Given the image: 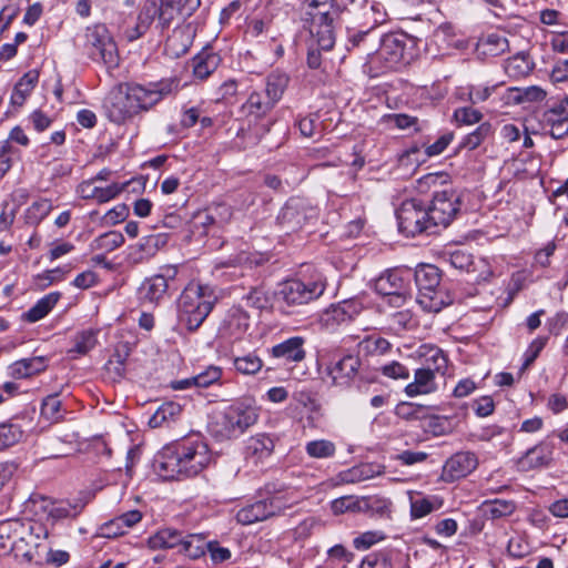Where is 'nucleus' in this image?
Instances as JSON below:
<instances>
[{
  "instance_id": "1",
  "label": "nucleus",
  "mask_w": 568,
  "mask_h": 568,
  "mask_svg": "<svg viewBox=\"0 0 568 568\" xmlns=\"http://www.w3.org/2000/svg\"><path fill=\"white\" fill-rule=\"evenodd\" d=\"M179 90V80L162 79L148 84L121 83L109 93L104 108L110 121L121 124L140 112L148 111Z\"/></svg>"
},
{
  "instance_id": "2",
  "label": "nucleus",
  "mask_w": 568,
  "mask_h": 568,
  "mask_svg": "<svg viewBox=\"0 0 568 568\" xmlns=\"http://www.w3.org/2000/svg\"><path fill=\"white\" fill-rule=\"evenodd\" d=\"M212 460L207 444L187 437L162 448L154 459V469L164 479H180L200 474Z\"/></svg>"
},
{
  "instance_id": "3",
  "label": "nucleus",
  "mask_w": 568,
  "mask_h": 568,
  "mask_svg": "<svg viewBox=\"0 0 568 568\" xmlns=\"http://www.w3.org/2000/svg\"><path fill=\"white\" fill-rule=\"evenodd\" d=\"M216 295L212 287L190 283L178 298V318L187 331L195 332L212 312Z\"/></svg>"
},
{
  "instance_id": "4",
  "label": "nucleus",
  "mask_w": 568,
  "mask_h": 568,
  "mask_svg": "<svg viewBox=\"0 0 568 568\" xmlns=\"http://www.w3.org/2000/svg\"><path fill=\"white\" fill-rule=\"evenodd\" d=\"M413 40L405 33H390L381 39L379 48L368 52V65L376 67V73L393 70L408 63L412 58Z\"/></svg>"
},
{
  "instance_id": "5",
  "label": "nucleus",
  "mask_w": 568,
  "mask_h": 568,
  "mask_svg": "<svg viewBox=\"0 0 568 568\" xmlns=\"http://www.w3.org/2000/svg\"><path fill=\"white\" fill-rule=\"evenodd\" d=\"M418 288L417 302L423 310L437 313L452 303V298L440 288V272L432 264L419 265L415 271Z\"/></svg>"
},
{
  "instance_id": "6",
  "label": "nucleus",
  "mask_w": 568,
  "mask_h": 568,
  "mask_svg": "<svg viewBox=\"0 0 568 568\" xmlns=\"http://www.w3.org/2000/svg\"><path fill=\"white\" fill-rule=\"evenodd\" d=\"M85 49L93 61L103 63L108 69L118 67V47L104 24H97L87 29Z\"/></svg>"
},
{
  "instance_id": "7",
  "label": "nucleus",
  "mask_w": 568,
  "mask_h": 568,
  "mask_svg": "<svg viewBox=\"0 0 568 568\" xmlns=\"http://www.w3.org/2000/svg\"><path fill=\"white\" fill-rule=\"evenodd\" d=\"M396 217L399 232L406 236L434 232L428 209L417 199L405 200L397 209Z\"/></svg>"
},
{
  "instance_id": "8",
  "label": "nucleus",
  "mask_w": 568,
  "mask_h": 568,
  "mask_svg": "<svg viewBox=\"0 0 568 568\" xmlns=\"http://www.w3.org/2000/svg\"><path fill=\"white\" fill-rule=\"evenodd\" d=\"M47 538L48 530L41 524L21 521L13 550L16 557H22L29 562L41 559V552L47 548Z\"/></svg>"
},
{
  "instance_id": "9",
  "label": "nucleus",
  "mask_w": 568,
  "mask_h": 568,
  "mask_svg": "<svg viewBox=\"0 0 568 568\" xmlns=\"http://www.w3.org/2000/svg\"><path fill=\"white\" fill-rule=\"evenodd\" d=\"M325 287L326 283L320 275L307 281L290 280L282 284L278 296L286 305L298 306L318 298Z\"/></svg>"
},
{
  "instance_id": "10",
  "label": "nucleus",
  "mask_w": 568,
  "mask_h": 568,
  "mask_svg": "<svg viewBox=\"0 0 568 568\" xmlns=\"http://www.w3.org/2000/svg\"><path fill=\"white\" fill-rule=\"evenodd\" d=\"M257 416L253 406L236 402L223 410L219 422L222 427L220 432L226 438L239 436L256 423Z\"/></svg>"
},
{
  "instance_id": "11",
  "label": "nucleus",
  "mask_w": 568,
  "mask_h": 568,
  "mask_svg": "<svg viewBox=\"0 0 568 568\" xmlns=\"http://www.w3.org/2000/svg\"><path fill=\"white\" fill-rule=\"evenodd\" d=\"M427 209L434 227H446L460 211V195L450 186L436 190Z\"/></svg>"
},
{
  "instance_id": "12",
  "label": "nucleus",
  "mask_w": 568,
  "mask_h": 568,
  "mask_svg": "<svg viewBox=\"0 0 568 568\" xmlns=\"http://www.w3.org/2000/svg\"><path fill=\"white\" fill-rule=\"evenodd\" d=\"M290 506L291 504L287 503L284 495L276 494L241 508L236 513V520L241 525H252L280 515Z\"/></svg>"
},
{
  "instance_id": "13",
  "label": "nucleus",
  "mask_w": 568,
  "mask_h": 568,
  "mask_svg": "<svg viewBox=\"0 0 568 568\" xmlns=\"http://www.w3.org/2000/svg\"><path fill=\"white\" fill-rule=\"evenodd\" d=\"M317 217L315 207L300 197L290 199L277 215L278 225L286 232H296Z\"/></svg>"
},
{
  "instance_id": "14",
  "label": "nucleus",
  "mask_w": 568,
  "mask_h": 568,
  "mask_svg": "<svg viewBox=\"0 0 568 568\" xmlns=\"http://www.w3.org/2000/svg\"><path fill=\"white\" fill-rule=\"evenodd\" d=\"M178 274L176 266H165L160 274L146 277L138 288L139 300L143 304L159 305L169 296L170 281Z\"/></svg>"
},
{
  "instance_id": "15",
  "label": "nucleus",
  "mask_w": 568,
  "mask_h": 568,
  "mask_svg": "<svg viewBox=\"0 0 568 568\" xmlns=\"http://www.w3.org/2000/svg\"><path fill=\"white\" fill-rule=\"evenodd\" d=\"M251 326V316L242 304L229 307L219 325V335L229 341L242 339Z\"/></svg>"
},
{
  "instance_id": "16",
  "label": "nucleus",
  "mask_w": 568,
  "mask_h": 568,
  "mask_svg": "<svg viewBox=\"0 0 568 568\" xmlns=\"http://www.w3.org/2000/svg\"><path fill=\"white\" fill-rule=\"evenodd\" d=\"M542 128L554 139H561L568 134V98L554 103L547 109L541 119Z\"/></svg>"
},
{
  "instance_id": "17",
  "label": "nucleus",
  "mask_w": 568,
  "mask_h": 568,
  "mask_svg": "<svg viewBox=\"0 0 568 568\" xmlns=\"http://www.w3.org/2000/svg\"><path fill=\"white\" fill-rule=\"evenodd\" d=\"M361 366V359L356 355H344L332 362L327 368V375L332 384L339 387H347L354 381Z\"/></svg>"
},
{
  "instance_id": "18",
  "label": "nucleus",
  "mask_w": 568,
  "mask_h": 568,
  "mask_svg": "<svg viewBox=\"0 0 568 568\" xmlns=\"http://www.w3.org/2000/svg\"><path fill=\"white\" fill-rule=\"evenodd\" d=\"M555 446L551 442L542 440L536 446L527 449L516 460L517 468L528 471L536 468L548 467L552 460Z\"/></svg>"
},
{
  "instance_id": "19",
  "label": "nucleus",
  "mask_w": 568,
  "mask_h": 568,
  "mask_svg": "<svg viewBox=\"0 0 568 568\" xmlns=\"http://www.w3.org/2000/svg\"><path fill=\"white\" fill-rule=\"evenodd\" d=\"M165 244V234H151L144 236L139 243L129 246L126 260L130 264H141L153 257Z\"/></svg>"
},
{
  "instance_id": "20",
  "label": "nucleus",
  "mask_w": 568,
  "mask_h": 568,
  "mask_svg": "<svg viewBox=\"0 0 568 568\" xmlns=\"http://www.w3.org/2000/svg\"><path fill=\"white\" fill-rule=\"evenodd\" d=\"M477 457L470 452H459L448 458L444 465V476L447 480L464 478L476 469Z\"/></svg>"
},
{
  "instance_id": "21",
  "label": "nucleus",
  "mask_w": 568,
  "mask_h": 568,
  "mask_svg": "<svg viewBox=\"0 0 568 568\" xmlns=\"http://www.w3.org/2000/svg\"><path fill=\"white\" fill-rule=\"evenodd\" d=\"M304 20L312 27L328 28L333 22V0H306Z\"/></svg>"
},
{
  "instance_id": "22",
  "label": "nucleus",
  "mask_w": 568,
  "mask_h": 568,
  "mask_svg": "<svg viewBox=\"0 0 568 568\" xmlns=\"http://www.w3.org/2000/svg\"><path fill=\"white\" fill-rule=\"evenodd\" d=\"M304 343L305 341L301 336L290 337L274 345L270 352L274 358L282 359L284 364L300 363L306 356Z\"/></svg>"
},
{
  "instance_id": "23",
  "label": "nucleus",
  "mask_w": 568,
  "mask_h": 568,
  "mask_svg": "<svg viewBox=\"0 0 568 568\" xmlns=\"http://www.w3.org/2000/svg\"><path fill=\"white\" fill-rule=\"evenodd\" d=\"M405 275L408 276L409 272L398 268L385 272L375 282L376 292L383 296H388L394 295V293L408 290V283Z\"/></svg>"
},
{
  "instance_id": "24",
  "label": "nucleus",
  "mask_w": 568,
  "mask_h": 568,
  "mask_svg": "<svg viewBox=\"0 0 568 568\" xmlns=\"http://www.w3.org/2000/svg\"><path fill=\"white\" fill-rule=\"evenodd\" d=\"M417 355L424 361L425 369L445 375L448 367V357L442 348L433 344H423L417 349Z\"/></svg>"
},
{
  "instance_id": "25",
  "label": "nucleus",
  "mask_w": 568,
  "mask_h": 568,
  "mask_svg": "<svg viewBox=\"0 0 568 568\" xmlns=\"http://www.w3.org/2000/svg\"><path fill=\"white\" fill-rule=\"evenodd\" d=\"M158 0H146L138 16L136 24L125 31L129 41H134L141 38L158 18L160 7H156Z\"/></svg>"
},
{
  "instance_id": "26",
  "label": "nucleus",
  "mask_w": 568,
  "mask_h": 568,
  "mask_svg": "<svg viewBox=\"0 0 568 568\" xmlns=\"http://www.w3.org/2000/svg\"><path fill=\"white\" fill-rule=\"evenodd\" d=\"M436 373L430 369L418 368L414 373V381L405 386V394L408 397H416L418 395H428L437 390L435 382Z\"/></svg>"
},
{
  "instance_id": "27",
  "label": "nucleus",
  "mask_w": 568,
  "mask_h": 568,
  "mask_svg": "<svg viewBox=\"0 0 568 568\" xmlns=\"http://www.w3.org/2000/svg\"><path fill=\"white\" fill-rule=\"evenodd\" d=\"M275 105L264 92L253 91L242 104L241 112L246 118L258 120L266 116Z\"/></svg>"
},
{
  "instance_id": "28",
  "label": "nucleus",
  "mask_w": 568,
  "mask_h": 568,
  "mask_svg": "<svg viewBox=\"0 0 568 568\" xmlns=\"http://www.w3.org/2000/svg\"><path fill=\"white\" fill-rule=\"evenodd\" d=\"M362 514L379 520L390 519L393 501L381 495L363 496Z\"/></svg>"
},
{
  "instance_id": "29",
  "label": "nucleus",
  "mask_w": 568,
  "mask_h": 568,
  "mask_svg": "<svg viewBox=\"0 0 568 568\" xmlns=\"http://www.w3.org/2000/svg\"><path fill=\"white\" fill-rule=\"evenodd\" d=\"M221 58L211 49H203L192 59L193 74L199 80L207 79L220 65Z\"/></svg>"
},
{
  "instance_id": "30",
  "label": "nucleus",
  "mask_w": 568,
  "mask_h": 568,
  "mask_svg": "<svg viewBox=\"0 0 568 568\" xmlns=\"http://www.w3.org/2000/svg\"><path fill=\"white\" fill-rule=\"evenodd\" d=\"M48 366L47 358L34 356L16 361L9 366V373L13 378H29L43 372Z\"/></svg>"
},
{
  "instance_id": "31",
  "label": "nucleus",
  "mask_w": 568,
  "mask_h": 568,
  "mask_svg": "<svg viewBox=\"0 0 568 568\" xmlns=\"http://www.w3.org/2000/svg\"><path fill=\"white\" fill-rule=\"evenodd\" d=\"M273 450V439L266 435H257L250 438L245 448V456L253 464H258L268 458Z\"/></svg>"
},
{
  "instance_id": "32",
  "label": "nucleus",
  "mask_w": 568,
  "mask_h": 568,
  "mask_svg": "<svg viewBox=\"0 0 568 568\" xmlns=\"http://www.w3.org/2000/svg\"><path fill=\"white\" fill-rule=\"evenodd\" d=\"M39 81V73L36 70L28 71L16 83L10 103L14 106H22Z\"/></svg>"
},
{
  "instance_id": "33",
  "label": "nucleus",
  "mask_w": 568,
  "mask_h": 568,
  "mask_svg": "<svg viewBox=\"0 0 568 568\" xmlns=\"http://www.w3.org/2000/svg\"><path fill=\"white\" fill-rule=\"evenodd\" d=\"M288 82L290 78L286 73L275 70L266 77L264 94L277 104L287 89Z\"/></svg>"
},
{
  "instance_id": "34",
  "label": "nucleus",
  "mask_w": 568,
  "mask_h": 568,
  "mask_svg": "<svg viewBox=\"0 0 568 568\" xmlns=\"http://www.w3.org/2000/svg\"><path fill=\"white\" fill-rule=\"evenodd\" d=\"M479 509L486 519L496 520L513 515L516 504L505 499L485 500Z\"/></svg>"
},
{
  "instance_id": "35",
  "label": "nucleus",
  "mask_w": 568,
  "mask_h": 568,
  "mask_svg": "<svg viewBox=\"0 0 568 568\" xmlns=\"http://www.w3.org/2000/svg\"><path fill=\"white\" fill-rule=\"evenodd\" d=\"M182 532L176 529L164 528L159 530L156 534L151 536L148 540L150 548L152 549H180L182 541Z\"/></svg>"
},
{
  "instance_id": "36",
  "label": "nucleus",
  "mask_w": 568,
  "mask_h": 568,
  "mask_svg": "<svg viewBox=\"0 0 568 568\" xmlns=\"http://www.w3.org/2000/svg\"><path fill=\"white\" fill-rule=\"evenodd\" d=\"M182 413V407L180 404L174 402L163 403L150 417L149 425L152 428L162 427L163 425H169L172 422H175Z\"/></svg>"
},
{
  "instance_id": "37",
  "label": "nucleus",
  "mask_w": 568,
  "mask_h": 568,
  "mask_svg": "<svg viewBox=\"0 0 568 568\" xmlns=\"http://www.w3.org/2000/svg\"><path fill=\"white\" fill-rule=\"evenodd\" d=\"M424 428L434 436H444L453 433L457 426L454 416L432 415L424 417Z\"/></svg>"
},
{
  "instance_id": "38",
  "label": "nucleus",
  "mask_w": 568,
  "mask_h": 568,
  "mask_svg": "<svg viewBox=\"0 0 568 568\" xmlns=\"http://www.w3.org/2000/svg\"><path fill=\"white\" fill-rule=\"evenodd\" d=\"M20 519H10L0 523V554L6 555L14 550L18 531L21 527Z\"/></svg>"
},
{
  "instance_id": "39",
  "label": "nucleus",
  "mask_w": 568,
  "mask_h": 568,
  "mask_svg": "<svg viewBox=\"0 0 568 568\" xmlns=\"http://www.w3.org/2000/svg\"><path fill=\"white\" fill-rule=\"evenodd\" d=\"M443 504V499L438 496L410 497V517L412 519L423 518L442 508Z\"/></svg>"
},
{
  "instance_id": "40",
  "label": "nucleus",
  "mask_w": 568,
  "mask_h": 568,
  "mask_svg": "<svg viewBox=\"0 0 568 568\" xmlns=\"http://www.w3.org/2000/svg\"><path fill=\"white\" fill-rule=\"evenodd\" d=\"M535 64L525 53H518L506 60L504 64L505 72L514 79H520L528 75Z\"/></svg>"
},
{
  "instance_id": "41",
  "label": "nucleus",
  "mask_w": 568,
  "mask_h": 568,
  "mask_svg": "<svg viewBox=\"0 0 568 568\" xmlns=\"http://www.w3.org/2000/svg\"><path fill=\"white\" fill-rule=\"evenodd\" d=\"M61 297V293L51 292L40 298L34 306H32L26 314L24 317L28 322L34 323L42 320L48 313L55 306Z\"/></svg>"
},
{
  "instance_id": "42",
  "label": "nucleus",
  "mask_w": 568,
  "mask_h": 568,
  "mask_svg": "<svg viewBox=\"0 0 568 568\" xmlns=\"http://www.w3.org/2000/svg\"><path fill=\"white\" fill-rule=\"evenodd\" d=\"M364 26L374 30L386 21V10L383 3L375 0H365L363 7Z\"/></svg>"
},
{
  "instance_id": "43",
  "label": "nucleus",
  "mask_w": 568,
  "mask_h": 568,
  "mask_svg": "<svg viewBox=\"0 0 568 568\" xmlns=\"http://www.w3.org/2000/svg\"><path fill=\"white\" fill-rule=\"evenodd\" d=\"M141 519L142 514L139 510L126 511L105 525V530H108L106 535H122L125 532V529L132 528L140 523Z\"/></svg>"
},
{
  "instance_id": "44",
  "label": "nucleus",
  "mask_w": 568,
  "mask_h": 568,
  "mask_svg": "<svg viewBox=\"0 0 568 568\" xmlns=\"http://www.w3.org/2000/svg\"><path fill=\"white\" fill-rule=\"evenodd\" d=\"M65 414L58 394L48 395L43 398L40 407V415L50 423L60 422Z\"/></svg>"
},
{
  "instance_id": "45",
  "label": "nucleus",
  "mask_w": 568,
  "mask_h": 568,
  "mask_svg": "<svg viewBox=\"0 0 568 568\" xmlns=\"http://www.w3.org/2000/svg\"><path fill=\"white\" fill-rule=\"evenodd\" d=\"M207 550V542L202 535H189L182 538L180 554L191 559H197Z\"/></svg>"
},
{
  "instance_id": "46",
  "label": "nucleus",
  "mask_w": 568,
  "mask_h": 568,
  "mask_svg": "<svg viewBox=\"0 0 568 568\" xmlns=\"http://www.w3.org/2000/svg\"><path fill=\"white\" fill-rule=\"evenodd\" d=\"M376 37L373 34V30L367 28L365 30L354 31L348 34L347 50L352 49H363V51L367 54L368 52H374V48L376 44Z\"/></svg>"
},
{
  "instance_id": "47",
  "label": "nucleus",
  "mask_w": 568,
  "mask_h": 568,
  "mask_svg": "<svg viewBox=\"0 0 568 568\" xmlns=\"http://www.w3.org/2000/svg\"><path fill=\"white\" fill-rule=\"evenodd\" d=\"M493 134V126L489 122L480 123L473 132L465 135L459 146L468 151L477 149L485 140Z\"/></svg>"
},
{
  "instance_id": "48",
  "label": "nucleus",
  "mask_w": 568,
  "mask_h": 568,
  "mask_svg": "<svg viewBox=\"0 0 568 568\" xmlns=\"http://www.w3.org/2000/svg\"><path fill=\"white\" fill-rule=\"evenodd\" d=\"M382 473L383 469L379 465L361 464L348 469L344 474L343 479L349 483L363 481L381 475Z\"/></svg>"
},
{
  "instance_id": "49",
  "label": "nucleus",
  "mask_w": 568,
  "mask_h": 568,
  "mask_svg": "<svg viewBox=\"0 0 568 568\" xmlns=\"http://www.w3.org/2000/svg\"><path fill=\"white\" fill-rule=\"evenodd\" d=\"M234 368L242 375H255L263 367V361L255 354L248 353L233 359Z\"/></svg>"
},
{
  "instance_id": "50",
  "label": "nucleus",
  "mask_w": 568,
  "mask_h": 568,
  "mask_svg": "<svg viewBox=\"0 0 568 568\" xmlns=\"http://www.w3.org/2000/svg\"><path fill=\"white\" fill-rule=\"evenodd\" d=\"M362 507L363 496H343L331 503V510L334 515H342L345 513L362 514Z\"/></svg>"
},
{
  "instance_id": "51",
  "label": "nucleus",
  "mask_w": 568,
  "mask_h": 568,
  "mask_svg": "<svg viewBox=\"0 0 568 568\" xmlns=\"http://www.w3.org/2000/svg\"><path fill=\"white\" fill-rule=\"evenodd\" d=\"M81 511V508L77 505H72L68 501H55L52 500V504L49 509V518L52 524L65 519V518H74Z\"/></svg>"
},
{
  "instance_id": "52",
  "label": "nucleus",
  "mask_w": 568,
  "mask_h": 568,
  "mask_svg": "<svg viewBox=\"0 0 568 568\" xmlns=\"http://www.w3.org/2000/svg\"><path fill=\"white\" fill-rule=\"evenodd\" d=\"M124 243V236L118 231H109L98 236L93 246L104 253H110Z\"/></svg>"
},
{
  "instance_id": "53",
  "label": "nucleus",
  "mask_w": 568,
  "mask_h": 568,
  "mask_svg": "<svg viewBox=\"0 0 568 568\" xmlns=\"http://www.w3.org/2000/svg\"><path fill=\"white\" fill-rule=\"evenodd\" d=\"M307 455L312 458H329L336 452L335 444L327 439L308 442L305 446Z\"/></svg>"
},
{
  "instance_id": "54",
  "label": "nucleus",
  "mask_w": 568,
  "mask_h": 568,
  "mask_svg": "<svg viewBox=\"0 0 568 568\" xmlns=\"http://www.w3.org/2000/svg\"><path fill=\"white\" fill-rule=\"evenodd\" d=\"M23 436V430L18 424L2 423L0 424V449L17 444Z\"/></svg>"
},
{
  "instance_id": "55",
  "label": "nucleus",
  "mask_w": 568,
  "mask_h": 568,
  "mask_svg": "<svg viewBox=\"0 0 568 568\" xmlns=\"http://www.w3.org/2000/svg\"><path fill=\"white\" fill-rule=\"evenodd\" d=\"M50 200L41 199L33 202L27 210V220L31 224H39L52 211Z\"/></svg>"
},
{
  "instance_id": "56",
  "label": "nucleus",
  "mask_w": 568,
  "mask_h": 568,
  "mask_svg": "<svg viewBox=\"0 0 568 568\" xmlns=\"http://www.w3.org/2000/svg\"><path fill=\"white\" fill-rule=\"evenodd\" d=\"M484 53L499 55L508 49V40L498 33H490L481 40Z\"/></svg>"
},
{
  "instance_id": "57",
  "label": "nucleus",
  "mask_w": 568,
  "mask_h": 568,
  "mask_svg": "<svg viewBox=\"0 0 568 568\" xmlns=\"http://www.w3.org/2000/svg\"><path fill=\"white\" fill-rule=\"evenodd\" d=\"M385 538L386 535L382 530H367L353 539V547L356 550H367Z\"/></svg>"
},
{
  "instance_id": "58",
  "label": "nucleus",
  "mask_w": 568,
  "mask_h": 568,
  "mask_svg": "<svg viewBox=\"0 0 568 568\" xmlns=\"http://www.w3.org/2000/svg\"><path fill=\"white\" fill-rule=\"evenodd\" d=\"M52 504V499L40 494H33L28 500V507L30 510L38 516L40 519L49 518V509Z\"/></svg>"
},
{
  "instance_id": "59",
  "label": "nucleus",
  "mask_w": 568,
  "mask_h": 568,
  "mask_svg": "<svg viewBox=\"0 0 568 568\" xmlns=\"http://www.w3.org/2000/svg\"><path fill=\"white\" fill-rule=\"evenodd\" d=\"M424 406L409 402H402L395 408V415L405 420L424 419Z\"/></svg>"
},
{
  "instance_id": "60",
  "label": "nucleus",
  "mask_w": 568,
  "mask_h": 568,
  "mask_svg": "<svg viewBox=\"0 0 568 568\" xmlns=\"http://www.w3.org/2000/svg\"><path fill=\"white\" fill-rule=\"evenodd\" d=\"M448 262L457 270L469 272L474 264V258L466 250L458 248L449 253Z\"/></svg>"
},
{
  "instance_id": "61",
  "label": "nucleus",
  "mask_w": 568,
  "mask_h": 568,
  "mask_svg": "<svg viewBox=\"0 0 568 568\" xmlns=\"http://www.w3.org/2000/svg\"><path fill=\"white\" fill-rule=\"evenodd\" d=\"M481 118V112L471 106L458 108L454 112V119L459 125H471L478 123Z\"/></svg>"
},
{
  "instance_id": "62",
  "label": "nucleus",
  "mask_w": 568,
  "mask_h": 568,
  "mask_svg": "<svg viewBox=\"0 0 568 568\" xmlns=\"http://www.w3.org/2000/svg\"><path fill=\"white\" fill-rule=\"evenodd\" d=\"M192 227L194 231H197L203 235L207 234L213 227H216V222L214 221L212 214H210L209 209L194 215Z\"/></svg>"
},
{
  "instance_id": "63",
  "label": "nucleus",
  "mask_w": 568,
  "mask_h": 568,
  "mask_svg": "<svg viewBox=\"0 0 568 568\" xmlns=\"http://www.w3.org/2000/svg\"><path fill=\"white\" fill-rule=\"evenodd\" d=\"M97 344V334L94 331H83L75 336L74 351L79 354H87Z\"/></svg>"
},
{
  "instance_id": "64",
  "label": "nucleus",
  "mask_w": 568,
  "mask_h": 568,
  "mask_svg": "<svg viewBox=\"0 0 568 568\" xmlns=\"http://www.w3.org/2000/svg\"><path fill=\"white\" fill-rule=\"evenodd\" d=\"M322 323L326 327H334L343 323L349 322L337 304L331 305L321 316Z\"/></svg>"
}]
</instances>
